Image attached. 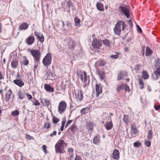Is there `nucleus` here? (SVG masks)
Segmentation results:
<instances>
[{
  "label": "nucleus",
  "mask_w": 160,
  "mask_h": 160,
  "mask_svg": "<svg viewBox=\"0 0 160 160\" xmlns=\"http://www.w3.org/2000/svg\"><path fill=\"white\" fill-rule=\"evenodd\" d=\"M67 144L64 141L59 140L55 145V150L56 153H63L65 152Z\"/></svg>",
  "instance_id": "1"
},
{
  "label": "nucleus",
  "mask_w": 160,
  "mask_h": 160,
  "mask_svg": "<svg viewBox=\"0 0 160 160\" xmlns=\"http://www.w3.org/2000/svg\"><path fill=\"white\" fill-rule=\"evenodd\" d=\"M126 26L125 22L122 21H119L116 23L115 26L113 28L115 33L119 35L122 30H123Z\"/></svg>",
  "instance_id": "2"
},
{
  "label": "nucleus",
  "mask_w": 160,
  "mask_h": 160,
  "mask_svg": "<svg viewBox=\"0 0 160 160\" xmlns=\"http://www.w3.org/2000/svg\"><path fill=\"white\" fill-rule=\"evenodd\" d=\"M30 52L34 58V61L39 62L41 57V53L40 51L37 50L31 49L30 50Z\"/></svg>",
  "instance_id": "3"
},
{
  "label": "nucleus",
  "mask_w": 160,
  "mask_h": 160,
  "mask_svg": "<svg viewBox=\"0 0 160 160\" xmlns=\"http://www.w3.org/2000/svg\"><path fill=\"white\" fill-rule=\"evenodd\" d=\"M80 77L81 79L84 83L85 86L89 83V76L87 75V73L85 71H84L83 72L80 73Z\"/></svg>",
  "instance_id": "4"
},
{
  "label": "nucleus",
  "mask_w": 160,
  "mask_h": 160,
  "mask_svg": "<svg viewBox=\"0 0 160 160\" xmlns=\"http://www.w3.org/2000/svg\"><path fill=\"white\" fill-rule=\"evenodd\" d=\"M120 13L122 15H125L127 18H129L130 13L128 9L126 7L120 6L119 8Z\"/></svg>",
  "instance_id": "5"
},
{
  "label": "nucleus",
  "mask_w": 160,
  "mask_h": 160,
  "mask_svg": "<svg viewBox=\"0 0 160 160\" xmlns=\"http://www.w3.org/2000/svg\"><path fill=\"white\" fill-rule=\"evenodd\" d=\"M51 60L52 57L51 54L48 53L43 58L42 62L44 65L47 67L51 63Z\"/></svg>",
  "instance_id": "6"
},
{
  "label": "nucleus",
  "mask_w": 160,
  "mask_h": 160,
  "mask_svg": "<svg viewBox=\"0 0 160 160\" xmlns=\"http://www.w3.org/2000/svg\"><path fill=\"white\" fill-rule=\"evenodd\" d=\"M67 106L66 102L64 101H61L59 104L58 106V112L60 114H62L65 111Z\"/></svg>",
  "instance_id": "7"
},
{
  "label": "nucleus",
  "mask_w": 160,
  "mask_h": 160,
  "mask_svg": "<svg viewBox=\"0 0 160 160\" xmlns=\"http://www.w3.org/2000/svg\"><path fill=\"white\" fill-rule=\"evenodd\" d=\"M102 44V41L100 39H94L92 42V46L95 48L99 49Z\"/></svg>",
  "instance_id": "8"
},
{
  "label": "nucleus",
  "mask_w": 160,
  "mask_h": 160,
  "mask_svg": "<svg viewBox=\"0 0 160 160\" xmlns=\"http://www.w3.org/2000/svg\"><path fill=\"white\" fill-rule=\"evenodd\" d=\"M75 98L77 99L78 101H80L82 100L83 96L82 91L80 89L76 90L74 91Z\"/></svg>",
  "instance_id": "9"
},
{
  "label": "nucleus",
  "mask_w": 160,
  "mask_h": 160,
  "mask_svg": "<svg viewBox=\"0 0 160 160\" xmlns=\"http://www.w3.org/2000/svg\"><path fill=\"white\" fill-rule=\"evenodd\" d=\"M35 40V38L33 36H29L26 39V41L28 45H30L32 44Z\"/></svg>",
  "instance_id": "10"
},
{
  "label": "nucleus",
  "mask_w": 160,
  "mask_h": 160,
  "mask_svg": "<svg viewBox=\"0 0 160 160\" xmlns=\"http://www.w3.org/2000/svg\"><path fill=\"white\" fill-rule=\"evenodd\" d=\"M112 158L114 159L118 160L119 158V153L117 149H115L112 153Z\"/></svg>",
  "instance_id": "11"
},
{
  "label": "nucleus",
  "mask_w": 160,
  "mask_h": 160,
  "mask_svg": "<svg viewBox=\"0 0 160 160\" xmlns=\"http://www.w3.org/2000/svg\"><path fill=\"white\" fill-rule=\"evenodd\" d=\"M12 93V91L10 89L7 91L5 95V99L6 102H8L10 100Z\"/></svg>",
  "instance_id": "12"
},
{
  "label": "nucleus",
  "mask_w": 160,
  "mask_h": 160,
  "mask_svg": "<svg viewBox=\"0 0 160 160\" xmlns=\"http://www.w3.org/2000/svg\"><path fill=\"white\" fill-rule=\"evenodd\" d=\"M13 82L15 84L20 87H22L24 85V82L20 79H17L14 80H13Z\"/></svg>",
  "instance_id": "13"
},
{
  "label": "nucleus",
  "mask_w": 160,
  "mask_h": 160,
  "mask_svg": "<svg viewBox=\"0 0 160 160\" xmlns=\"http://www.w3.org/2000/svg\"><path fill=\"white\" fill-rule=\"evenodd\" d=\"M44 89L48 92H53L54 89L49 84L45 83L44 85Z\"/></svg>",
  "instance_id": "14"
},
{
  "label": "nucleus",
  "mask_w": 160,
  "mask_h": 160,
  "mask_svg": "<svg viewBox=\"0 0 160 160\" xmlns=\"http://www.w3.org/2000/svg\"><path fill=\"white\" fill-rule=\"evenodd\" d=\"M100 137L98 135H96L93 139V143L95 145H99L100 142Z\"/></svg>",
  "instance_id": "15"
},
{
  "label": "nucleus",
  "mask_w": 160,
  "mask_h": 160,
  "mask_svg": "<svg viewBox=\"0 0 160 160\" xmlns=\"http://www.w3.org/2000/svg\"><path fill=\"white\" fill-rule=\"evenodd\" d=\"M40 102L42 103V104L41 105L42 106L45 105L48 107L50 104L49 100L47 99H41Z\"/></svg>",
  "instance_id": "16"
},
{
  "label": "nucleus",
  "mask_w": 160,
  "mask_h": 160,
  "mask_svg": "<svg viewBox=\"0 0 160 160\" xmlns=\"http://www.w3.org/2000/svg\"><path fill=\"white\" fill-rule=\"evenodd\" d=\"M96 91L97 96L98 97L99 95L102 92V88L99 85L96 84Z\"/></svg>",
  "instance_id": "17"
},
{
  "label": "nucleus",
  "mask_w": 160,
  "mask_h": 160,
  "mask_svg": "<svg viewBox=\"0 0 160 160\" xmlns=\"http://www.w3.org/2000/svg\"><path fill=\"white\" fill-rule=\"evenodd\" d=\"M68 45L69 46V49H71V51H72V50L74 49V47L75 45V43L72 40H69Z\"/></svg>",
  "instance_id": "18"
},
{
  "label": "nucleus",
  "mask_w": 160,
  "mask_h": 160,
  "mask_svg": "<svg viewBox=\"0 0 160 160\" xmlns=\"http://www.w3.org/2000/svg\"><path fill=\"white\" fill-rule=\"evenodd\" d=\"M127 72H120L118 75L117 78L119 80H120L124 77V74H126Z\"/></svg>",
  "instance_id": "19"
},
{
  "label": "nucleus",
  "mask_w": 160,
  "mask_h": 160,
  "mask_svg": "<svg viewBox=\"0 0 160 160\" xmlns=\"http://www.w3.org/2000/svg\"><path fill=\"white\" fill-rule=\"evenodd\" d=\"M74 21L75 22V26L78 27L80 26V19L77 17H75L74 18Z\"/></svg>",
  "instance_id": "20"
},
{
  "label": "nucleus",
  "mask_w": 160,
  "mask_h": 160,
  "mask_svg": "<svg viewBox=\"0 0 160 160\" xmlns=\"http://www.w3.org/2000/svg\"><path fill=\"white\" fill-rule=\"evenodd\" d=\"M96 6L97 9L100 11H103L104 10V8L103 5L102 3L100 2H98L97 3Z\"/></svg>",
  "instance_id": "21"
},
{
  "label": "nucleus",
  "mask_w": 160,
  "mask_h": 160,
  "mask_svg": "<svg viewBox=\"0 0 160 160\" xmlns=\"http://www.w3.org/2000/svg\"><path fill=\"white\" fill-rule=\"evenodd\" d=\"M28 27V25L27 23H22L19 26V29L20 30H24L26 29Z\"/></svg>",
  "instance_id": "22"
},
{
  "label": "nucleus",
  "mask_w": 160,
  "mask_h": 160,
  "mask_svg": "<svg viewBox=\"0 0 160 160\" xmlns=\"http://www.w3.org/2000/svg\"><path fill=\"white\" fill-rule=\"evenodd\" d=\"M142 77L144 79H147L149 77V75L146 71H143L142 72Z\"/></svg>",
  "instance_id": "23"
},
{
  "label": "nucleus",
  "mask_w": 160,
  "mask_h": 160,
  "mask_svg": "<svg viewBox=\"0 0 160 160\" xmlns=\"http://www.w3.org/2000/svg\"><path fill=\"white\" fill-rule=\"evenodd\" d=\"M18 61L16 60L12 61L11 63V66L13 68H15L17 67L18 65Z\"/></svg>",
  "instance_id": "24"
},
{
  "label": "nucleus",
  "mask_w": 160,
  "mask_h": 160,
  "mask_svg": "<svg viewBox=\"0 0 160 160\" xmlns=\"http://www.w3.org/2000/svg\"><path fill=\"white\" fill-rule=\"evenodd\" d=\"M106 128L107 130L111 129L112 127V124L111 122H108L106 125Z\"/></svg>",
  "instance_id": "25"
},
{
  "label": "nucleus",
  "mask_w": 160,
  "mask_h": 160,
  "mask_svg": "<svg viewBox=\"0 0 160 160\" xmlns=\"http://www.w3.org/2000/svg\"><path fill=\"white\" fill-rule=\"evenodd\" d=\"M29 62L28 60L26 58L25 56L23 57L22 61V64L24 65H26L28 64Z\"/></svg>",
  "instance_id": "26"
},
{
  "label": "nucleus",
  "mask_w": 160,
  "mask_h": 160,
  "mask_svg": "<svg viewBox=\"0 0 160 160\" xmlns=\"http://www.w3.org/2000/svg\"><path fill=\"white\" fill-rule=\"evenodd\" d=\"M87 124L88 125L87 126V128H88L90 131H91L93 129V124L91 122H89Z\"/></svg>",
  "instance_id": "27"
},
{
  "label": "nucleus",
  "mask_w": 160,
  "mask_h": 160,
  "mask_svg": "<svg viewBox=\"0 0 160 160\" xmlns=\"http://www.w3.org/2000/svg\"><path fill=\"white\" fill-rule=\"evenodd\" d=\"M41 42L44 41V38L43 35L41 33H39V35L37 38Z\"/></svg>",
  "instance_id": "28"
},
{
  "label": "nucleus",
  "mask_w": 160,
  "mask_h": 160,
  "mask_svg": "<svg viewBox=\"0 0 160 160\" xmlns=\"http://www.w3.org/2000/svg\"><path fill=\"white\" fill-rule=\"evenodd\" d=\"M152 130H149L148 133L147 138L148 140H151L152 138Z\"/></svg>",
  "instance_id": "29"
},
{
  "label": "nucleus",
  "mask_w": 160,
  "mask_h": 160,
  "mask_svg": "<svg viewBox=\"0 0 160 160\" xmlns=\"http://www.w3.org/2000/svg\"><path fill=\"white\" fill-rule=\"evenodd\" d=\"M55 75L54 73L52 72H50L48 76V79L52 80L55 77Z\"/></svg>",
  "instance_id": "30"
},
{
  "label": "nucleus",
  "mask_w": 160,
  "mask_h": 160,
  "mask_svg": "<svg viewBox=\"0 0 160 160\" xmlns=\"http://www.w3.org/2000/svg\"><path fill=\"white\" fill-rule=\"evenodd\" d=\"M77 130V126L74 124L72 125L71 127V130L72 132L73 133L75 132Z\"/></svg>",
  "instance_id": "31"
},
{
  "label": "nucleus",
  "mask_w": 160,
  "mask_h": 160,
  "mask_svg": "<svg viewBox=\"0 0 160 160\" xmlns=\"http://www.w3.org/2000/svg\"><path fill=\"white\" fill-rule=\"evenodd\" d=\"M67 3V7L68 8H69V11L70 10V8L71 7L72 9H73V5L72 3L70 1H68L66 2Z\"/></svg>",
  "instance_id": "32"
},
{
  "label": "nucleus",
  "mask_w": 160,
  "mask_h": 160,
  "mask_svg": "<svg viewBox=\"0 0 160 160\" xmlns=\"http://www.w3.org/2000/svg\"><path fill=\"white\" fill-rule=\"evenodd\" d=\"M103 42L104 44L108 47H110L111 46L110 44L109 41L108 39H105L103 41Z\"/></svg>",
  "instance_id": "33"
},
{
  "label": "nucleus",
  "mask_w": 160,
  "mask_h": 160,
  "mask_svg": "<svg viewBox=\"0 0 160 160\" xmlns=\"http://www.w3.org/2000/svg\"><path fill=\"white\" fill-rule=\"evenodd\" d=\"M129 118L128 116L127 115H124L123 117V121L126 123H128L129 122Z\"/></svg>",
  "instance_id": "34"
},
{
  "label": "nucleus",
  "mask_w": 160,
  "mask_h": 160,
  "mask_svg": "<svg viewBox=\"0 0 160 160\" xmlns=\"http://www.w3.org/2000/svg\"><path fill=\"white\" fill-rule=\"evenodd\" d=\"M123 89H124L126 91H128V92H129L130 90L129 87L126 84H123Z\"/></svg>",
  "instance_id": "35"
},
{
  "label": "nucleus",
  "mask_w": 160,
  "mask_h": 160,
  "mask_svg": "<svg viewBox=\"0 0 160 160\" xmlns=\"http://www.w3.org/2000/svg\"><path fill=\"white\" fill-rule=\"evenodd\" d=\"M146 52V55L147 56H149L151 53V50L148 47H147Z\"/></svg>",
  "instance_id": "36"
},
{
  "label": "nucleus",
  "mask_w": 160,
  "mask_h": 160,
  "mask_svg": "<svg viewBox=\"0 0 160 160\" xmlns=\"http://www.w3.org/2000/svg\"><path fill=\"white\" fill-rule=\"evenodd\" d=\"M52 121L54 123H57L59 121V119L54 116L52 118Z\"/></svg>",
  "instance_id": "37"
},
{
  "label": "nucleus",
  "mask_w": 160,
  "mask_h": 160,
  "mask_svg": "<svg viewBox=\"0 0 160 160\" xmlns=\"http://www.w3.org/2000/svg\"><path fill=\"white\" fill-rule=\"evenodd\" d=\"M18 96L19 97V98L20 99H22L23 98V95L22 93L20 91L18 92Z\"/></svg>",
  "instance_id": "38"
},
{
  "label": "nucleus",
  "mask_w": 160,
  "mask_h": 160,
  "mask_svg": "<svg viewBox=\"0 0 160 160\" xmlns=\"http://www.w3.org/2000/svg\"><path fill=\"white\" fill-rule=\"evenodd\" d=\"M50 126V123L49 122H47L44 125V128H46L47 129L49 128Z\"/></svg>",
  "instance_id": "39"
},
{
  "label": "nucleus",
  "mask_w": 160,
  "mask_h": 160,
  "mask_svg": "<svg viewBox=\"0 0 160 160\" xmlns=\"http://www.w3.org/2000/svg\"><path fill=\"white\" fill-rule=\"evenodd\" d=\"M123 84H121L118 86L117 88V91L118 92H119L121 89H123Z\"/></svg>",
  "instance_id": "40"
},
{
  "label": "nucleus",
  "mask_w": 160,
  "mask_h": 160,
  "mask_svg": "<svg viewBox=\"0 0 160 160\" xmlns=\"http://www.w3.org/2000/svg\"><path fill=\"white\" fill-rule=\"evenodd\" d=\"M141 68V66L139 64L137 65L134 67V69L136 71H138Z\"/></svg>",
  "instance_id": "41"
},
{
  "label": "nucleus",
  "mask_w": 160,
  "mask_h": 160,
  "mask_svg": "<svg viewBox=\"0 0 160 160\" xmlns=\"http://www.w3.org/2000/svg\"><path fill=\"white\" fill-rule=\"evenodd\" d=\"M155 74L156 75V77L157 75L160 76V67L157 69L156 72H155Z\"/></svg>",
  "instance_id": "42"
},
{
  "label": "nucleus",
  "mask_w": 160,
  "mask_h": 160,
  "mask_svg": "<svg viewBox=\"0 0 160 160\" xmlns=\"http://www.w3.org/2000/svg\"><path fill=\"white\" fill-rule=\"evenodd\" d=\"M151 142L150 141H147L146 140H145V145L148 147H149L151 145Z\"/></svg>",
  "instance_id": "43"
},
{
  "label": "nucleus",
  "mask_w": 160,
  "mask_h": 160,
  "mask_svg": "<svg viewBox=\"0 0 160 160\" xmlns=\"http://www.w3.org/2000/svg\"><path fill=\"white\" fill-rule=\"evenodd\" d=\"M19 112L17 110H16L12 112V115L14 116L18 115L19 114Z\"/></svg>",
  "instance_id": "44"
},
{
  "label": "nucleus",
  "mask_w": 160,
  "mask_h": 160,
  "mask_svg": "<svg viewBox=\"0 0 160 160\" xmlns=\"http://www.w3.org/2000/svg\"><path fill=\"white\" fill-rule=\"evenodd\" d=\"M106 63L105 61L103 60H101L100 61L99 65L100 66H104Z\"/></svg>",
  "instance_id": "45"
},
{
  "label": "nucleus",
  "mask_w": 160,
  "mask_h": 160,
  "mask_svg": "<svg viewBox=\"0 0 160 160\" xmlns=\"http://www.w3.org/2000/svg\"><path fill=\"white\" fill-rule=\"evenodd\" d=\"M132 132L134 134H136L137 132V129L134 127H132Z\"/></svg>",
  "instance_id": "46"
},
{
  "label": "nucleus",
  "mask_w": 160,
  "mask_h": 160,
  "mask_svg": "<svg viewBox=\"0 0 160 160\" xmlns=\"http://www.w3.org/2000/svg\"><path fill=\"white\" fill-rule=\"evenodd\" d=\"M141 145V143L138 142H135L133 143V145L134 147H138L140 146Z\"/></svg>",
  "instance_id": "47"
},
{
  "label": "nucleus",
  "mask_w": 160,
  "mask_h": 160,
  "mask_svg": "<svg viewBox=\"0 0 160 160\" xmlns=\"http://www.w3.org/2000/svg\"><path fill=\"white\" fill-rule=\"evenodd\" d=\"M42 149H43V151L45 153H47L46 149V146L45 145H43L42 146Z\"/></svg>",
  "instance_id": "48"
},
{
  "label": "nucleus",
  "mask_w": 160,
  "mask_h": 160,
  "mask_svg": "<svg viewBox=\"0 0 160 160\" xmlns=\"http://www.w3.org/2000/svg\"><path fill=\"white\" fill-rule=\"evenodd\" d=\"M119 54V53H117L116 55H112L111 56V57L112 58L115 59L118 58V55Z\"/></svg>",
  "instance_id": "49"
},
{
  "label": "nucleus",
  "mask_w": 160,
  "mask_h": 160,
  "mask_svg": "<svg viewBox=\"0 0 160 160\" xmlns=\"http://www.w3.org/2000/svg\"><path fill=\"white\" fill-rule=\"evenodd\" d=\"M68 152H69V154H71L73 153V149L72 148H69L68 149Z\"/></svg>",
  "instance_id": "50"
},
{
  "label": "nucleus",
  "mask_w": 160,
  "mask_h": 160,
  "mask_svg": "<svg viewBox=\"0 0 160 160\" xmlns=\"http://www.w3.org/2000/svg\"><path fill=\"white\" fill-rule=\"evenodd\" d=\"M136 27L137 28V30L140 33H142V31L140 27L138 25H136Z\"/></svg>",
  "instance_id": "51"
},
{
  "label": "nucleus",
  "mask_w": 160,
  "mask_h": 160,
  "mask_svg": "<svg viewBox=\"0 0 160 160\" xmlns=\"http://www.w3.org/2000/svg\"><path fill=\"white\" fill-rule=\"evenodd\" d=\"M69 155H70V156L68 158V160H72L73 158V154H71V155L70 154H69Z\"/></svg>",
  "instance_id": "52"
},
{
  "label": "nucleus",
  "mask_w": 160,
  "mask_h": 160,
  "mask_svg": "<svg viewBox=\"0 0 160 160\" xmlns=\"http://www.w3.org/2000/svg\"><path fill=\"white\" fill-rule=\"evenodd\" d=\"M66 122V118H64L62 119V126H64Z\"/></svg>",
  "instance_id": "53"
},
{
  "label": "nucleus",
  "mask_w": 160,
  "mask_h": 160,
  "mask_svg": "<svg viewBox=\"0 0 160 160\" xmlns=\"http://www.w3.org/2000/svg\"><path fill=\"white\" fill-rule=\"evenodd\" d=\"M72 122V120H69L67 122L65 126V127H67L68 125H69Z\"/></svg>",
  "instance_id": "54"
},
{
  "label": "nucleus",
  "mask_w": 160,
  "mask_h": 160,
  "mask_svg": "<svg viewBox=\"0 0 160 160\" xmlns=\"http://www.w3.org/2000/svg\"><path fill=\"white\" fill-rule=\"evenodd\" d=\"M87 110L86 108H83L81 110V112L84 114L86 113Z\"/></svg>",
  "instance_id": "55"
},
{
  "label": "nucleus",
  "mask_w": 160,
  "mask_h": 160,
  "mask_svg": "<svg viewBox=\"0 0 160 160\" xmlns=\"http://www.w3.org/2000/svg\"><path fill=\"white\" fill-rule=\"evenodd\" d=\"M57 132L56 131H54L52 133L50 134V137H52L53 136H55Z\"/></svg>",
  "instance_id": "56"
},
{
  "label": "nucleus",
  "mask_w": 160,
  "mask_h": 160,
  "mask_svg": "<svg viewBox=\"0 0 160 160\" xmlns=\"http://www.w3.org/2000/svg\"><path fill=\"white\" fill-rule=\"evenodd\" d=\"M128 22L129 23V24L130 25V28H131V27H132L133 26V24H132V20L131 19H130L128 21Z\"/></svg>",
  "instance_id": "57"
},
{
  "label": "nucleus",
  "mask_w": 160,
  "mask_h": 160,
  "mask_svg": "<svg viewBox=\"0 0 160 160\" xmlns=\"http://www.w3.org/2000/svg\"><path fill=\"white\" fill-rule=\"evenodd\" d=\"M26 138L27 139H29V140L33 138L31 136L29 135H26Z\"/></svg>",
  "instance_id": "58"
},
{
  "label": "nucleus",
  "mask_w": 160,
  "mask_h": 160,
  "mask_svg": "<svg viewBox=\"0 0 160 160\" xmlns=\"http://www.w3.org/2000/svg\"><path fill=\"white\" fill-rule=\"evenodd\" d=\"M154 108L156 110L158 111L160 109V106L154 105Z\"/></svg>",
  "instance_id": "59"
},
{
  "label": "nucleus",
  "mask_w": 160,
  "mask_h": 160,
  "mask_svg": "<svg viewBox=\"0 0 160 160\" xmlns=\"http://www.w3.org/2000/svg\"><path fill=\"white\" fill-rule=\"evenodd\" d=\"M139 85L143 84V80L141 79H139Z\"/></svg>",
  "instance_id": "60"
},
{
  "label": "nucleus",
  "mask_w": 160,
  "mask_h": 160,
  "mask_svg": "<svg viewBox=\"0 0 160 160\" xmlns=\"http://www.w3.org/2000/svg\"><path fill=\"white\" fill-rule=\"evenodd\" d=\"M99 75L101 79V80H102L104 78V75L102 74H101L100 73L99 74Z\"/></svg>",
  "instance_id": "61"
},
{
  "label": "nucleus",
  "mask_w": 160,
  "mask_h": 160,
  "mask_svg": "<svg viewBox=\"0 0 160 160\" xmlns=\"http://www.w3.org/2000/svg\"><path fill=\"white\" fill-rule=\"evenodd\" d=\"M75 160H81V159L79 156H77L75 159Z\"/></svg>",
  "instance_id": "62"
},
{
  "label": "nucleus",
  "mask_w": 160,
  "mask_h": 160,
  "mask_svg": "<svg viewBox=\"0 0 160 160\" xmlns=\"http://www.w3.org/2000/svg\"><path fill=\"white\" fill-rule=\"evenodd\" d=\"M39 33H38V32H34V35L35 36H36V37H37V38L38 37V35H39Z\"/></svg>",
  "instance_id": "63"
},
{
  "label": "nucleus",
  "mask_w": 160,
  "mask_h": 160,
  "mask_svg": "<svg viewBox=\"0 0 160 160\" xmlns=\"http://www.w3.org/2000/svg\"><path fill=\"white\" fill-rule=\"evenodd\" d=\"M34 105L36 106H38L40 105L39 102H38L37 101L34 102Z\"/></svg>",
  "instance_id": "64"
}]
</instances>
